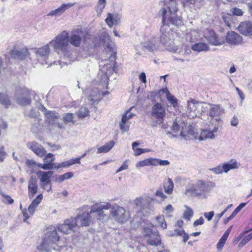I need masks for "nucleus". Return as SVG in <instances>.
Instances as JSON below:
<instances>
[{
    "label": "nucleus",
    "instance_id": "nucleus-11",
    "mask_svg": "<svg viewBox=\"0 0 252 252\" xmlns=\"http://www.w3.org/2000/svg\"><path fill=\"white\" fill-rule=\"evenodd\" d=\"M111 213L114 220L118 222L124 223L129 218V214L125 209L118 205L114 206L111 209Z\"/></svg>",
    "mask_w": 252,
    "mask_h": 252
},
{
    "label": "nucleus",
    "instance_id": "nucleus-28",
    "mask_svg": "<svg viewBox=\"0 0 252 252\" xmlns=\"http://www.w3.org/2000/svg\"><path fill=\"white\" fill-rule=\"evenodd\" d=\"M45 116L47 120L49 125H54L56 121L60 118L59 114L54 111H48L45 108Z\"/></svg>",
    "mask_w": 252,
    "mask_h": 252
},
{
    "label": "nucleus",
    "instance_id": "nucleus-16",
    "mask_svg": "<svg viewBox=\"0 0 252 252\" xmlns=\"http://www.w3.org/2000/svg\"><path fill=\"white\" fill-rule=\"evenodd\" d=\"M53 173L54 172L53 171H38L36 172V175L38 178L42 183L41 186L43 189H45L46 186L51 183V180L50 179L53 175Z\"/></svg>",
    "mask_w": 252,
    "mask_h": 252
},
{
    "label": "nucleus",
    "instance_id": "nucleus-47",
    "mask_svg": "<svg viewBox=\"0 0 252 252\" xmlns=\"http://www.w3.org/2000/svg\"><path fill=\"white\" fill-rule=\"evenodd\" d=\"M63 121L65 124H67L70 122L74 124V122L73 121V114L71 113L65 114L63 117Z\"/></svg>",
    "mask_w": 252,
    "mask_h": 252
},
{
    "label": "nucleus",
    "instance_id": "nucleus-39",
    "mask_svg": "<svg viewBox=\"0 0 252 252\" xmlns=\"http://www.w3.org/2000/svg\"><path fill=\"white\" fill-rule=\"evenodd\" d=\"M154 158H149L138 162L136 164V167L138 168L139 167H144L149 165L154 166Z\"/></svg>",
    "mask_w": 252,
    "mask_h": 252
},
{
    "label": "nucleus",
    "instance_id": "nucleus-59",
    "mask_svg": "<svg viewBox=\"0 0 252 252\" xmlns=\"http://www.w3.org/2000/svg\"><path fill=\"white\" fill-rule=\"evenodd\" d=\"M128 161V160H127V159L125 160V161L123 162L122 165L117 170L116 173H118V172H121L124 170L127 169L128 168V164H127Z\"/></svg>",
    "mask_w": 252,
    "mask_h": 252
},
{
    "label": "nucleus",
    "instance_id": "nucleus-25",
    "mask_svg": "<svg viewBox=\"0 0 252 252\" xmlns=\"http://www.w3.org/2000/svg\"><path fill=\"white\" fill-rule=\"evenodd\" d=\"M240 33L245 35H252V22L245 21L241 23L238 27Z\"/></svg>",
    "mask_w": 252,
    "mask_h": 252
},
{
    "label": "nucleus",
    "instance_id": "nucleus-62",
    "mask_svg": "<svg viewBox=\"0 0 252 252\" xmlns=\"http://www.w3.org/2000/svg\"><path fill=\"white\" fill-rule=\"evenodd\" d=\"M214 211H211L209 212H205L204 213V216L206 219H207L208 221L211 220L213 216H214Z\"/></svg>",
    "mask_w": 252,
    "mask_h": 252
},
{
    "label": "nucleus",
    "instance_id": "nucleus-55",
    "mask_svg": "<svg viewBox=\"0 0 252 252\" xmlns=\"http://www.w3.org/2000/svg\"><path fill=\"white\" fill-rule=\"evenodd\" d=\"M2 195L3 197V202L5 204H12L14 202V200L10 196L3 194Z\"/></svg>",
    "mask_w": 252,
    "mask_h": 252
},
{
    "label": "nucleus",
    "instance_id": "nucleus-7",
    "mask_svg": "<svg viewBox=\"0 0 252 252\" xmlns=\"http://www.w3.org/2000/svg\"><path fill=\"white\" fill-rule=\"evenodd\" d=\"M111 205L109 203H106L103 205H98L95 204L91 206L90 213L93 216H95L96 219L99 220L104 221L109 219V215L106 214L104 210H107L110 208Z\"/></svg>",
    "mask_w": 252,
    "mask_h": 252
},
{
    "label": "nucleus",
    "instance_id": "nucleus-18",
    "mask_svg": "<svg viewBox=\"0 0 252 252\" xmlns=\"http://www.w3.org/2000/svg\"><path fill=\"white\" fill-rule=\"evenodd\" d=\"M200 107V103L194 99H191L188 101L187 113L188 116L192 118L197 116L198 109Z\"/></svg>",
    "mask_w": 252,
    "mask_h": 252
},
{
    "label": "nucleus",
    "instance_id": "nucleus-29",
    "mask_svg": "<svg viewBox=\"0 0 252 252\" xmlns=\"http://www.w3.org/2000/svg\"><path fill=\"white\" fill-rule=\"evenodd\" d=\"M120 16L118 14L108 13L105 22L109 27H112L114 25H117L120 22Z\"/></svg>",
    "mask_w": 252,
    "mask_h": 252
},
{
    "label": "nucleus",
    "instance_id": "nucleus-24",
    "mask_svg": "<svg viewBox=\"0 0 252 252\" xmlns=\"http://www.w3.org/2000/svg\"><path fill=\"white\" fill-rule=\"evenodd\" d=\"M226 42L231 45H238L242 41V37L238 33L234 32H228L226 36Z\"/></svg>",
    "mask_w": 252,
    "mask_h": 252
},
{
    "label": "nucleus",
    "instance_id": "nucleus-61",
    "mask_svg": "<svg viewBox=\"0 0 252 252\" xmlns=\"http://www.w3.org/2000/svg\"><path fill=\"white\" fill-rule=\"evenodd\" d=\"M134 115L133 113H131L129 111V110H128L127 111H126L122 116V118H126V121L128 122V120L133 117V116Z\"/></svg>",
    "mask_w": 252,
    "mask_h": 252
},
{
    "label": "nucleus",
    "instance_id": "nucleus-4",
    "mask_svg": "<svg viewBox=\"0 0 252 252\" xmlns=\"http://www.w3.org/2000/svg\"><path fill=\"white\" fill-rule=\"evenodd\" d=\"M160 43L166 47L167 50L177 53L178 49L174 46V32L169 26L162 25L160 29Z\"/></svg>",
    "mask_w": 252,
    "mask_h": 252
},
{
    "label": "nucleus",
    "instance_id": "nucleus-38",
    "mask_svg": "<svg viewBox=\"0 0 252 252\" xmlns=\"http://www.w3.org/2000/svg\"><path fill=\"white\" fill-rule=\"evenodd\" d=\"M207 138L214 139L215 135L210 130H203L199 137V140H204Z\"/></svg>",
    "mask_w": 252,
    "mask_h": 252
},
{
    "label": "nucleus",
    "instance_id": "nucleus-42",
    "mask_svg": "<svg viewBox=\"0 0 252 252\" xmlns=\"http://www.w3.org/2000/svg\"><path fill=\"white\" fill-rule=\"evenodd\" d=\"M222 18L223 21L226 24V25L230 27L231 25V19H232V15L231 14L228 13H222Z\"/></svg>",
    "mask_w": 252,
    "mask_h": 252
},
{
    "label": "nucleus",
    "instance_id": "nucleus-33",
    "mask_svg": "<svg viewBox=\"0 0 252 252\" xmlns=\"http://www.w3.org/2000/svg\"><path fill=\"white\" fill-rule=\"evenodd\" d=\"M251 231L249 234L245 236L241 242L239 243L238 247L241 248L245 245L248 242H249L252 239V228L250 230ZM250 230L245 231L243 234H241L240 236V239L242 238L243 235L244 234L247 233Z\"/></svg>",
    "mask_w": 252,
    "mask_h": 252
},
{
    "label": "nucleus",
    "instance_id": "nucleus-8",
    "mask_svg": "<svg viewBox=\"0 0 252 252\" xmlns=\"http://www.w3.org/2000/svg\"><path fill=\"white\" fill-rule=\"evenodd\" d=\"M143 234L144 239L149 245L155 246L160 245V237L156 228L145 227L143 230Z\"/></svg>",
    "mask_w": 252,
    "mask_h": 252
},
{
    "label": "nucleus",
    "instance_id": "nucleus-14",
    "mask_svg": "<svg viewBox=\"0 0 252 252\" xmlns=\"http://www.w3.org/2000/svg\"><path fill=\"white\" fill-rule=\"evenodd\" d=\"M91 215L89 213H84L81 215H78L77 217L73 218L76 226H88L92 222Z\"/></svg>",
    "mask_w": 252,
    "mask_h": 252
},
{
    "label": "nucleus",
    "instance_id": "nucleus-5",
    "mask_svg": "<svg viewBox=\"0 0 252 252\" xmlns=\"http://www.w3.org/2000/svg\"><path fill=\"white\" fill-rule=\"evenodd\" d=\"M60 240L57 230L54 227L50 228L47 232L45 238L41 245L42 252H49L53 250H57L58 246L57 242Z\"/></svg>",
    "mask_w": 252,
    "mask_h": 252
},
{
    "label": "nucleus",
    "instance_id": "nucleus-20",
    "mask_svg": "<svg viewBox=\"0 0 252 252\" xmlns=\"http://www.w3.org/2000/svg\"><path fill=\"white\" fill-rule=\"evenodd\" d=\"M76 227L73 218L66 220L64 223L58 226V230L64 234L70 233Z\"/></svg>",
    "mask_w": 252,
    "mask_h": 252
},
{
    "label": "nucleus",
    "instance_id": "nucleus-37",
    "mask_svg": "<svg viewBox=\"0 0 252 252\" xmlns=\"http://www.w3.org/2000/svg\"><path fill=\"white\" fill-rule=\"evenodd\" d=\"M114 144L115 142L114 141L111 140L109 141L105 145L99 147L97 150V153H107L112 149Z\"/></svg>",
    "mask_w": 252,
    "mask_h": 252
},
{
    "label": "nucleus",
    "instance_id": "nucleus-32",
    "mask_svg": "<svg viewBox=\"0 0 252 252\" xmlns=\"http://www.w3.org/2000/svg\"><path fill=\"white\" fill-rule=\"evenodd\" d=\"M237 163L236 160H231L229 162L225 163L222 166L223 172L227 173L231 169H237Z\"/></svg>",
    "mask_w": 252,
    "mask_h": 252
},
{
    "label": "nucleus",
    "instance_id": "nucleus-1",
    "mask_svg": "<svg viewBox=\"0 0 252 252\" xmlns=\"http://www.w3.org/2000/svg\"><path fill=\"white\" fill-rule=\"evenodd\" d=\"M165 6L159 11L162 16V25L181 26L183 24L182 19L176 13L178 10L177 0H165Z\"/></svg>",
    "mask_w": 252,
    "mask_h": 252
},
{
    "label": "nucleus",
    "instance_id": "nucleus-15",
    "mask_svg": "<svg viewBox=\"0 0 252 252\" xmlns=\"http://www.w3.org/2000/svg\"><path fill=\"white\" fill-rule=\"evenodd\" d=\"M188 128L187 123L181 119H176L172 126L171 130L175 133L181 130L180 135L185 137L188 133Z\"/></svg>",
    "mask_w": 252,
    "mask_h": 252
},
{
    "label": "nucleus",
    "instance_id": "nucleus-34",
    "mask_svg": "<svg viewBox=\"0 0 252 252\" xmlns=\"http://www.w3.org/2000/svg\"><path fill=\"white\" fill-rule=\"evenodd\" d=\"M208 45L204 43L199 42L192 45L191 49L195 51L201 52L209 50Z\"/></svg>",
    "mask_w": 252,
    "mask_h": 252
},
{
    "label": "nucleus",
    "instance_id": "nucleus-12",
    "mask_svg": "<svg viewBox=\"0 0 252 252\" xmlns=\"http://www.w3.org/2000/svg\"><path fill=\"white\" fill-rule=\"evenodd\" d=\"M203 112H208L209 116L211 117L220 115L223 112L220 105L204 103L201 106Z\"/></svg>",
    "mask_w": 252,
    "mask_h": 252
},
{
    "label": "nucleus",
    "instance_id": "nucleus-50",
    "mask_svg": "<svg viewBox=\"0 0 252 252\" xmlns=\"http://www.w3.org/2000/svg\"><path fill=\"white\" fill-rule=\"evenodd\" d=\"M168 186L167 187H165L164 186L165 188V191L166 193L168 194H170L172 193L174 187L173 183L172 181V180L170 178L168 179Z\"/></svg>",
    "mask_w": 252,
    "mask_h": 252
},
{
    "label": "nucleus",
    "instance_id": "nucleus-43",
    "mask_svg": "<svg viewBox=\"0 0 252 252\" xmlns=\"http://www.w3.org/2000/svg\"><path fill=\"white\" fill-rule=\"evenodd\" d=\"M126 118H122L121 122L120 124V129L123 132H126L129 130V125L126 121Z\"/></svg>",
    "mask_w": 252,
    "mask_h": 252
},
{
    "label": "nucleus",
    "instance_id": "nucleus-9",
    "mask_svg": "<svg viewBox=\"0 0 252 252\" xmlns=\"http://www.w3.org/2000/svg\"><path fill=\"white\" fill-rule=\"evenodd\" d=\"M87 32L81 29L77 28L73 30L70 36H68V42L74 47H80L83 40L87 37Z\"/></svg>",
    "mask_w": 252,
    "mask_h": 252
},
{
    "label": "nucleus",
    "instance_id": "nucleus-51",
    "mask_svg": "<svg viewBox=\"0 0 252 252\" xmlns=\"http://www.w3.org/2000/svg\"><path fill=\"white\" fill-rule=\"evenodd\" d=\"M226 238L222 236L220 238L217 245V249L219 251H220L221 250L226 242Z\"/></svg>",
    "mask_w": 252,
    "mask_h": 252
},
{
    "label": "nucleus",
    "instance_id": "nucleus-57",
    "mask_svg": "<svg viewBox=\"0 0 252 252\" xmlns=\"http://www.w3.org/2000/svg\"><path fill=\"white\" fill-rule=\"evenodd\" d=\"M136 151L134 152V155L135 156H139L141 154L146 153V152H149L150 151V150L149 149H141V148H136L135 149Z\"/></svg>",
    "mask_w": 252,
    "mask_h": 252
},
{
    "label": "nucleus",
    "instance_id": "nucleus-10",
    "mask_svg": "<svg viewBox=\"0 0 252 252\" xmlns=\"http://www.w3.org/2000/svg\"><path fill=\"white\" fill-rule=\"evenodd\" d=\"M103 46L106 53L109 55L110 61H115L116 58V47L114 42L111 40L110 36L107 33L103 35Z\"/></svg>",
    "mask_w": 252,
    "mask_h": 252
},
{
    "label": "nucleus",
    "instance_id": "nucleus-36",
    "mask_svg": "<svg viewBox=\"0 0 252 252\" xmlns=\"http://www.w3.org/2000/svg\"><path fill=\"white\" fill-rule=\"evenodd\" d=\"M0 103L6 108L11 105V101L7 94L4 93H0Z\"/></svg>",
    "mask_w": 252,
    "mask_h": 252
},
{
    "label": "nucleus",
    "instance_id": "nucleus-27",
    "mask_svg": "<svg viewBox=\"0 0 252 252\" xmlns=\"http://www.w3.org/2000/svg\"><path fill=\"white\" fill-rule=\"evenodd\" d=\"M10 54L11 57L15 59L22 60L28 56L29 52L27 49H22L20 50L13 49L10 51Z\"/></svg>",
    "mask_w": 252,
    "mask_h": 252
},
{
    "label": "nucleus",
    "instance_id": "nucleus-3",
    "mask_svg": "<svg viewBox=\"0 0 252 252\" xmlns=\"http://www.w3.org/2000/svg\"><path fill=\"white\" fill-rule=\"evenodd\" d=\"M215 184L212 182L198 180L192 186L187 189L185 194L188 196L205 199L210 195Z\"/></svg>",
    "mask_w": 252,
    "mask_h": 252
},
{
    "label": "nucleus",
    "instance_id": "nucleus-46",
    "mask_svg": "<svg viewBox=\"0 0 252 252\" xmlns=\"http://www.w3.org/2000/svg\"><path fill=\"white\" fill-rule=\"evenodd\" d=\"M185 207L187 210L184 213V218L187 220H190L191 217L193 216V210L186 205Z\"/></svg>",
    "mask_w": 252,
    "mask_h": 252
},
{
    "label": "nucleus",
    "instance_id": "nucleus-26",
    "mask_svg": "<svg viewBox=\"0 0 252 252\" xmlns=\"http://www.w3.org/2000/svg\"><path fill=\"white\" fill-rule=\"evenodd\" d=\"M74 3H68L62 4L58 8L51 11L48 14V16H59L61 15L66 10L73 6Z\"/></svg>",
    "mask_w": 252,
    "mask_h": 252
},
{
    "label": "nucleus",
    "instance_id": "nucleus-52",
    "mask_svg": "<svg viewBox=\"0 0 252 252\" xmlns=\"http://www.w3.org/2000/svg\"><path fill=\"white\" fill-rule=\"evenodd\" d=\"M157 220L159 222L160 226L163 229H166L167 227L166 223L164 221V217L163 216H158L156 218Z\"/></svg>",
    "mask_w": 252,
    "mask_h": 252
},
{
    "label": "nucleus",
    "instance_id": "nucleus-35",
    "mask_svg": "<svg viewBox=\"0 0 252 252\" xmlns=\"http://www.w3.org/2000/svg\"><path fill=\"white\" fill-rule=\"evenodd\" d=\"M171 236H183L184 242H186L189 238V235L186 233L183 228L179 229H176L170 234Z\"/></svg>",
    "mask_w": 252,
    "mask_h": 252
},
{
    "label": "nucleus",
    "instance_id": "nucleus-40",
    "mask_svg": "<svg viewBox=\"0 0 252 252\" xmlns=\"http://www.w3.org/2000/svg\"><path fill=\"white\" fill-rule=\"evenodd\" d=\"M167 99L174 108L178 105V99L172 95L168 91L166 92Z\"/></svg>",
    "mask_w": 252,
    "mask_h": 252
},
{
    "label": "nucleus",
    "instance_id": "nucleus-56",
    "mask_svg": "<svg viewBox=\"0 0 252 252\" xmlns=\"http://www.w3.org/2000/svg\"><path fill=\"white\" fill-rule=\"evenodd\" d=\"M247 203H241L238 207H237L231 214L232 216L235 217L240 211L244 208Z\"/></svg>",
    "mask_w": 252,
    "mask_h": 252
},
{
    "label": "nucleus",
    "instance_id": "nucleus-41",
    "mask_svg": "<svg viewBox=\"0 0 252 252\" xmlns=\"http://www.w3.org/2000/svg\"><path fill=\"white\" fill-rule=\"evenodd\" d=\"M89 113L88 109L86 107H82L77 113V116L79 118H84L87 117Z\"/></svg>",
    "mask_w": 252,
    "mask_h": 252
},
{
    "label": "nucleus",
    "instance_id": "nucleus-21",
    "mask_svg": "<svg viewBox=\"0 0 252 252\" xmlns=\"http://www.w3.org/2000/svg\"><path fill=\"white\" fill-rule=\"evenodd\" d=\"M44 163L43 164L42 169L48 170L56 169V163H53L55 160L54 155L51 153H48L43 158Z\"/></svg>",
    "mask_w": 252,
    "mask_h": 252
},
{
    "label": "nucleus",
    "instance_id": "nucleus-48",
    "mask_svg": "<svg viewBox=\"0 0 252 252\" xmlns=\"http://www.w3.org/2000/svg\"><path fill=\"white\" fill-rule=\"evenodd\" d=\"M154 166L158 165L165 166L169 164V162L167 160H161L158 158H154Z\"/></svg>",
    "mask_w": 252,
    "mask_h": 252
},
{
    "label": "nucleus",
    "instance_id": "nucleus-30",
    "mask_svg": "<svg viewBox=\"0 0 252 252\" xmlns=\"http://www.w3.org/2000/svg\"><path fill=\"white\" fill-rule=\"evenodd\" d=\"M42 198L43 195L42 194H40L32 202L28 207V211L31 215H33L36 208L39 204Z\"/></svg>",
    "mask_w": 252,
    "mask_h": 252
},
{
    "label": "nucleus",
    "instance_id": "nucleus-60",
    "mask_svg": "<svg viewBox=\"0 0 252 252\" xmlns=\"http://www.w3.org/2000/svg\"><path fill=\"white\" fill-rule=\"evenodd\" d=\"M210 170L214 172L216 174H221L223 172V170L222 168V166L219 165L216 167L213 168L212 169H210Z\"/></svg>",
    "mask_w": 252,
    "mask_h": 252
},
{
    "label": "nucleus",
    "instance_id": "nucleus-13",
    "mask_svg": "<svg viewBox=\"0 0 252 252\" xmlns=\"http://www.w3.org/2000/svg\"><path fill=\"white\" fill-rule=\"evenodd\" d=\"M36 59L42 64H47L50 49L48 44L34 50Z\"/></svg>",
    "mask_w": 252,
    "mask_h": 252
},
{
    "label": "nucleus",
    "instance_id": "nucleus-19",
    "mask_svg": "<svg viewBox=\"0 0 252 252\" xmlns=\"http://www.w3.org/2000/svg\"><path fill=\"white\" fill-rule=\"evenodd\" d=\"M152 116L157 119H162L165 115V108L162 104L156 102L152 108Z\"/></svg>",
    "mask_w": 252,
    "mask_h": 252
},
{
    "label": "nucleus",
    "instance_id": "nucleus-31",
    "mask_svg": "<svg viewBox=\"0 0 252 252\" xmlns=\"http://www.w3.org/2000/svg\"><path fill=\"white\" fill-rule=\"evenodd\" d=\"M208 41L215 46L220 45L223 43V41L218 37L217 35L214 32H210V36L207 38Z\"/></svg>",
    "mask_w": 252,
    "mask_h": 252
},
{
    "label": "nucleus",
    "instance_id": "nucleus-6",
    "mask_svg": "<svg viewBox=\"0 0 252 252\" xmlns=\"http://www.w3.org/2000/svg\"><path fill=\"white\" fill-rule=\"evenodd\" d=\"M30 90L25 87H20L16 89L14 98L17 104L25 106L31 103Z\"/></svg>",
    "mask_w": 252,
    "mask_h": 252
},
{
    "label": "nucleus",
    "instance_id": "nucleus-53",
    "mask_svg": "<svg viewBox=\"0 0 252 252\" xmlns=\"http://www.w3.org/2000/svg\"><path fill=\"white\" fill-rule=\"evenodd\" d=\"M230 12L232 15L236 16H242L243 14L242 10L237 7H233L231 8Z\"/></svg>",
    "mask_w": 252,
    "mask_h": 252
},
{
    "label": "nucleus",
    "instance_id": "nucleus-63",
    "mask_svg": "<svg viewBox=\"0 0 252 252\" xmlns=\"http://www.w3.org/2000/svg\"><path fill=\"white\" fill-rule=\"evenodd\" d=\"M39 112L36 111V109H32L31 110L28 116L32 118H36L38 115Z\"/></svg>",
    "mask_w": 252,
    "mask_h": 252
},
{
    "label": "nucleus",
    "instance_id": "nucleus-23",
    "mask_svg": "<svg viewBox=\"0 0 252 252\" xmlns=\"http://www.w3.org/2000/svg\"><path fill=\"white\" fill-rule=\"evenodd\" d=\"M139 47L144 52H154L158 48V46L156 43V39H151L148 41L141 43Z\"/></svg>",
    "mask_w": 252,
    "mask_h": 252
},
{
    "label": "nucleus",
    "instance_id": "nucleus-58",
    "mask_svg": "<svg viewBox=\"0 0 252 252\" xmlns=\"http://www.w3.org/2000/svg\"><path fill=\"white\" fill-rule=\"evenodd\" d=\"M70 166L69 161H65L64 162H63L61 163H56V169H59L60 168H64V167H67Z\"/></svg>",
    "mask_w": 252,
    "mask_h": 252
},
{
    "label": "nucleus",
    "instance_id": "nucleus-54",
    "mask_svg": "<svg viewBox=\"0 0 252 252\" xmlns=\"http://www.w3.org/2000/svg\"><path fill=\"white\" fill-rule=\"evenodd\" d=\"M144 202V199L141 198H136L134 201V203L136 207H139V209L140 210H142L143 209V207H142V204Z\"/></svg>",
    "mask_w": 252,
    "mask_h": 252
},
{
    "label": "nucleus",
    "instance_id": "nucleus-22",
    "mask_svg": "<svg viewBox=\"0 0 252 252\" xmlns=\"http://www.w3.org/2000/svg\"><path fill=\"white\" fill-rule=\"evenodd\" d=\"M37 179L35 176L33 175L31 176L28 187V196L30 198H32L37 191Z\"/></svg>",
    "mask_w": 252,
    "mask_h": 252
},
{
    "label": "nucleus",
    "instance_id": "nucleus-44",
    "mask_svg": "<svg viewBox=\"0 0 252 252\" xmlns=\"http://www.w3.org/2000/svg\"><path fill=\"white\" fill-rule=\"evenodd\" d=\"M182 2L184 5H195L197 6H200L201 5V2L202 0H182Z\"/></svg>",
    "mask_w": 252,
    "mask_h": 252
},
{
    "label": "nucleus",
    "instance_id": "nucleus-49",
    "mask_svg": "<svg viewBox=\"0 0 252 252\" xmlns=\"http://www.w3.org/2000/svg\"><path fill=\"white\" fill-rule=\"evenodd\" d=\"M106 6V0H98L96 11L98 13H101L103 9Z\"/></svg>",
    "mask_w": 252,
    "mask_h": 252
},
{
    "label": "nucleus",
    "instance_id": "nucleus-64",
    "mask_svg": "<svg viewBox=\"0 0 252 252\" xmlns=\"http://www.w3.org/2000/svg\"><path fill=\"white\" fill-rule=\"evenodd\" d=\"M73 173L71 172H68L62 175L63 180L70 179L73 176Z\"/></svg>",
    "mask_w": 252,
    "mask_h": 252
},
{
    "label": "nucleus",
    "instance_id": "nucleus-45",
    "mask_svg": "<svg viewBox=\"0 0 252 252\" xmlns=\"http://www.w3.org/2000/svg\"><path fill=\"white\" fill-rule=\"evenodd\" d=\"M232 206V204H229L221 213H220V214H216L215 217V219L214 220L216 225L218 223L219 221L220 220V219L222 217V216L225 214V213Z\"/></svg>",
    "mask_w": 252,
    "mask_h": 252
},
{
    "label": "nucleus",
    "instance_id": "nucleus-17",
    "mask_svg": "<svg viewBox=\"0 0 252 252\" xmlns=\"http://www.w3.org/2000/svg\"><path fill=\"white\" fill-rule=\"evenodd\" d=\"M27 146L36 156L39 157H44L46 153V151L44 147L36 141L28 142L27 143Z\"/></svg>",
    "mask_w": 252,
    "mask_h": 252
},
{
    "label": "nucleus",
    "instance_id": "nucleus-2",
    "mask_svg": "<svg viewBox=\"0 0 252 252\" xmlns=\"http://www.w3.org/2000/svg\"><path fill=\"white\" fill-rule=\"evenodd\" d=\"M54 47L55 51L59 54L61 53L64 57L71 61L74 59L72 57V50L69 44L68 33L66 31H63L56 36L49 43Z\"/></svg>",
    "mask_w": 252,
    "mask_h": 252
}]
</instances>
